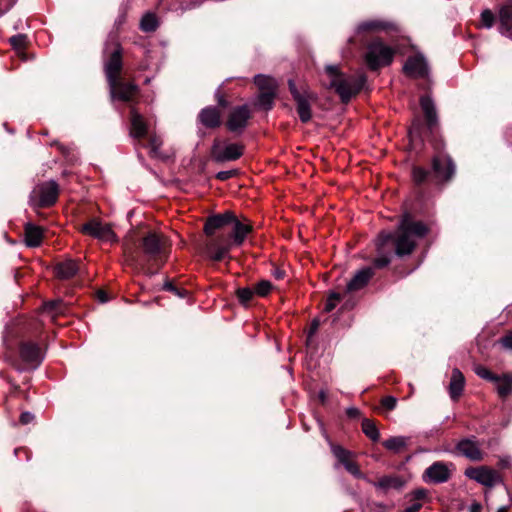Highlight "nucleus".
<instances>
[{"label": "nucleus", "instance_id": "1", "mask_svg": "<svg viewBox=\"0 0 512 512\" xmlns=\"http://www.w3.org/2000/svg\"><path fill=\"white\" fill-rule=\"evenodd\" d=\"M433 149L429 165L412 164L411 185L417 200L425 201L436 191H442L453 182L457 174V164L446 151L444 139L429 142Z\"/></svg>", "mask_w": 512, "mask_h": 512}, {"label": "nucleus", "instance_id": "5", "mask_svg": "<svg viewBox=\"0 0 512 512\" xmlns=\"http://www.w3.org/2000/svg\"><path fill=\"white\" fill-rule=\"evenodd\" d=\"M123 70L122 48L119 43L105 62L104 71L110 89L112 100L124 103H132L140 95V88L134 82L124 79L121 74Z\"/></svg>", "mask_w": 512, "mask_h": 512}, {"label": "nucleus", "instance_id": "22", "mask_svg": "<svg viewBox=\"0 0 512 512\" xmlns=\"http://www.w3.org/2000/svg\"><path fill=\"white\" fill-rule=\"evenodd\" d=\"M373 276L374 270L372 267H364L357 271L347 283V292H355L364 288Z\"/></svg>", "mask_w": 512, "mask_h": 512}, {"label": "nucleus", "instance_id": "41", "mask_svg": "<svg viewBox=\"0 0 512 512\" xmlns=\"http://www.w3.org/2000/svg\"><path fill=\"white\" fill-rule=\"evenodd\" d=\"M342 296L340 293L337 292H331L325 302L323 311L325 313H329L332 310L335 309V307L338 305V303L341 301Z\"/></svg>", "mask_w": 512, "mask_h": 512}, {"label": "nucleus", "instance_id": "48", "mask_svg": "<svg viewBox=\"0 0 512 512\" xmlns=\"http://www.w3.org/2000/svg\"><path fill=\"white\" fill-rule=\"evenodd\" d=\"M343 466L352 475H354L356 477L361 476V471H360L359 465L356 462H354L353 460H349Z\"/></svg>", "mask_w": 512, "mask_h": 512}, {"label": "nucleus", "instance_id": "15", "mask_svg": "<svg viewBox=\"0 0 512 512\" xmlns=\"http://www.w3.org/2000/svg\"><path fill=\"white\" fill-rule=\"evenodd\" d=\"M376 252L377 254H383L392 258L395 254L399 258H403L405 256H409L410 254H400V236L396 231H381L375 242Z\"/></svg>", "mask_w": 512, "mask_h": 512}, {"label": "nucleus", "instance_id": "34", "mask_svg": "<svg viewBox=\"0 0 512 512\" xmlns=\"http://www.w3.org/2000/svg\"><path fill=\"white\" fill-rule=\"evenodd\" d=\"M497 18L498 17L492 12V10L484 9L481 12L480 20H479V23L477 24V28L490 29L495 25Z\"/></svg>", "mask_w": 512, "mask_h": 512}, {"label": "nucleus", "instance_id": "13", "mask_svg": "<svg viewBox=\"0 0 512 512\" xmlns=\"http://www.w3.org/2000/svg\"><path fill=\"white\" fill-rule=\"evenodd\" d=\"M254 83L259 89L257 100L254 103L255 108L264 111L272 110L276 98V83L274 79L265 75H256Z\"/></svg>", "mask_w": 512, "mask_h": 512}, {"label": "nucleus", "instance_id": "12", "mask_svg": "<svg viewBox=\"0 0 512 512\" xmlns=\"http://www.w3.org/2000/svg\"><path fill=\"white\" fill-rule=\"evenodd\" d=\"M289 92L295 101L296 111L302 123H308L312 119L311 102L316 100V95L306 89L299 90L293 79L288 80Z\"/></svg>", "mask_w": 512, "mask_h": 512}, {"label": "nucleus", "instance_id": "25", "mask_svg": "<svg viewBox=\"0 0 512 512\" xmlns=\"http://www.w3.org/2000/svg\"><path fill=\"white\" fill-rule=\"evenodd\" d=\"M465 387V377L463 373L458 369L454 368L451 373L449 383V395L453 401H458L461 397Z\"/></svg>", "mask_w": 512, "mask_h": 512}, {"label": "nucleus", "instance_id": "32", "mask_svg": "<svg viewBox=\"0 0 512 512\" xmlns=\"http://www.w3.org/2000/svg\"><path fill=\"white\" fill-rule=\"evenodd\" d=\"M363 433L373 442H378L380 439V432L375 422L371 419L364 418L362 420Z\"/></svg>", "mask_w": 512, "mask_h": 512}, {"label": "nucleus", "instance_id": "53", "mask_svg": "<svg viewBox=\"0 0 512 512\" xmlns=\"http://www.w3.org/2000/svg\"><path fill=\"white\" fill-rule=\"evenodd\" d=\"M271 274L277 280H283L286 277V271L279 266H274Z\"/></svg>", "mask_w": 512, "mask_h": 512}, {"label": "nucleus", "instance_id": "37", "mask_svg": "<svg viewBox=\"0 0 512 512\" xmlns=\"http://www.w3.org/2000/svg\"><path fill=\"white\" fill-rule=\"evenodd\" d=\"M140 28L144 32H154L158 28V20L154 14H145L140 22Z\"/></svg>", "mask_w": 512, "mask_h": 512}, {"label": "nucleus", "instance_id": "26", "mask_svg": "<svg viewBox=\"0 0 512 512\" xmlns=\"http://www.w3.org/2000/svg\"><path fill=\"white\" fill-rule=\"evenodd\" d=\"M457 450L472 461L483 460V452L479 449L477 444L471 439H462L457 444Z\"/></svg>", "mask_w": 512, "mask_h": 512}, {"label": "nucleus", "instance_id": "36", "mask_svg": "<svg viewBox=\"0 0 512 512\" xmlns=\"http://www.w3.org/2000/svg\"><path fill=\"white\" fill-rule=\"evenodd\" d=\"M214 99L217 103L216 106L221 111L231 108V101L228 97V94L223 90L222 86H220L216 89V91L214 93Z\"/></svg>", "mask_w": 512, "mask_h": 512}, {"label": "nucleus", "instance_id": "20", "mask_svg": "<svg viewBox=\"0 0 512 512\" xmlns=\"http://www.w3.org/2000/svg\"><path fill=\"white\" fill-rule=\"evenodd\" d=\"M403 72L409 77L426 78L429 74V67L424 56L416 54L407 58Z\"/></svg>", "mask_w": 512, "mask_h": 512}, {"label": "nucleus", "instance_id": "52", "mask_svg": "<svg viewBox=\"0 0 512 512\" xmlns=\"http://www.w3.org/2000/svg\"><path fill=\"white\" fill-rule=\"evenodd\" d=\"M34 415L28 411L22 412L19 417V422L22 425L30 424L34 420Z\"/></svg>", "mask_w": 512, "mask_h": 512}, {"label": "nucleus", "instance_id": "64", "mask_svg": "<svg viewBox=\"0 0 512 512\" xmlns=\"http://www.w3.org/2000/svg\"><path fill=\"white\" fill-rule=\"evenodd\" d=\"M197 133H198V135H199L200 137L205 136V132H204V131H202L200 128L198 129V132H197Z\"/></svg>", "mask_w": 512, "mask_h": 512}, {"label": "nucleus", "instance_id": "54", "mask_svg": "<svg viewBox=\"0 0 512 512\" xmlns=\"http://www.w3.org/2000/svg\"><path fill=\"white\" fill-rule=\"evenodd\" d=\"M346 415L350 419H357L361 416V411L358 408L350 407L346 410Z\"/></svg>", "mask_w": 512, "mask_h": 512}, {"label": "nucleus", "instance_id": "62", "mask_svg": "<svg viewBox=\"0 0 512 512\" xmlns=\"http://www.w3.org/2000/svg\"><path fill=\"white\" fill-rule=\"evenodd\" d=\"M355 303L351 300L345 301V303L342 305L341 310H350L354 307Z\"/></svg>", "mask_w": 512, "mask_h": 512}, {"label": "nucleus", "instance_id": "18", "mask_svg": "<svg viewBox=\"0 0 512 512\" xmlns=\"http://www.w3.org/2000/svg\"><path fill=\"white\" fill-rule=\"evenodd\" d=\"M139 95L132 103H127L130 106V136L137 140H143L148 136V124L144 117L135 108L138 103Z\"/></svg>", "mask_w": 512, "mask_h": 512}, {"label": "nucleus", "instance_id": "21", "mask_svg": "<svg viewBox=\"0 0 512 512\" xmlns=\"http://www.w3.org/2000/svg\"><path fill=\"white\" fill-rule=\"evenodd\" d=\"M498 31L512 40V0H505L498 10Z\"/></svg>", "mask_w": 512, "mask_h": 512}, {"label": "nucleus", "instance_id": "8", "mask_svg": "<svg viewBox=\"0 0 512 512\" xmlns=\"http://www.w3.org/2000/svg\"><path fill=\"white\" fill-rule=\"evenodd\" d=\"M325 71L330 77V88L335 90L343 104L349 103L362 90L367 80L365 75H361L351 85L338 66L327 65Z\"/></svg>", "mask_w": 512, "mask_h": 512}, {"label": "nucleus", "instance_id": "45", "mask_svg": "<svg viewBox=\"0 0 512 512\" xmlns=\"http://www.w3.org/2000/svg\"><path fill=\"white\" fill-rule=\"evenodd\" d=\"M397 398L394 396H384L380 400L381 407L386 411H392L397 406Z\"/></svg>", "mask_w": 512, "mask_h": 512}, {"label": "nucleus", "instance_id": "7", "mask_svg": "<svg viewBox=\"0 0 512 512\" xmlns=\"http://www.w3.org/2000/svg\"><path fill=\"white\" fill-rule=\"evenodd\" d=\"M395 231L400 236L399 253L412 254L417 247L414 238L425 237L430 229L424 222L415 220L414 216L406 211L402 214Z\"/></svg>", "mask_w": 512, "mask_h": 512}, {"label": "nucleus", "instance_id": "49", "mask_svg": "<svg viewBox=\"0 0 512 512\" xmlns=\"http://www.w3.org/2000/svg\"><path fill=\"white\" fill-rule=\"evenodd\" d=\"M238 174L237 170L220 171L216 174L215 178L219 181H227Z\"/></svg>", "mask_w": 512, "mask_h": 512}, {"label": "nucleus", "instance_id": "2", "mask_svg": "<svg viewBox=\"0 0 512 512\" xmlns=\"http://www.w3.org/2000/svg\"><path fill=\"white\" fill-rule=\"evenodd\" d=\"M203 231L206 235V256L212 261L220 262L232 247L244 244L247 237L254 232V227L248 219L240 221L233 211L226 210L208 216Z\"/></svg>", "mask_w": 512, "mask_h": 512}, {"label": "nucleus", "instance_id": "51", "mask_svg": "<svg viewBox=\"0 0 512 512\" xmlns=\"http://www.w3.org/2000/svg\"><path fill=\"white\" fill-rule=\"evenodd\" d=\"M500 343L504 348L512 350V330L500 338Z\"/></svg>", "mask_w": 512, "mask_h": 512}, {"label": "nucleus", "instance_id": "19", "mask_svg": "<svg viewBox=\"0 0 512 512\" xmlns=\"http://www.w3.org/2000/svg\"><path fill=\"white\" fill-rule=\"evenodd\" d=\"M60 188L57 182L50 180L38 187V200L36 205L40 208H49L58 201Z\"/></svg>", "mask_w": 512, "mask_h": 512}, {"label": "nucleus", "instance_id": "58", "mask_svg": "<svg viewBox=\"0 0 512 512\" xmlns=\"http://www.w3.org/2000/svg\"><path fill=\"white\" fill-rule=\"evenodd\" d=\"M497 467L499 469H508L510 468V461L509 459L507 458H501L498 463H497Z\"/></svg>", "mask_w": 512, "mask_h": 512}, {"label": "nucleus", "instance_id": "47", "mask_svg": "<svg viewBox=\"0 0 512 512\" xmlns=\"http://www.w3.org/2000/svg\"><path fill=\"white\" fill-rule=\"evenodd\" d=\"M412 500L415 502H421L428 498V490L425 488H417L412 491Z\"/></svg>", "mask_w": 512, "mask_h": 512}, {"label": "nucleus", "instance_id": "59", "mask_svg": "<svg viewBox=\"0 0 512 512\" xmlns=\"http://www.w3.org/2000/svg\"><path fill=\"white\" fill-rule=\"evenodd\" d=\"M469 511L470 512H481L482 511V505L481 503L477 502V501H474L470 508H469Z\"/></svg>", "mask_w": 512, "mask_h": 512}, {"label": "nucleus", "instance_id": "61", "mask_svg": "<svg viewBox=\"0 0 512 512\" xmlns=\"http://www.w3.org/2000/svg\"><path fill=\"white\" fill-rule=\"evenodd\" d=\"M13 5H14V0H8L5 5V8L0 7V16H2L4 13H6Z\"/></svg>", "mask_w": 512, "mask_h": 512}, {"label": "nucleus", "instance_id": "63", "mask_svg": "<svg viewBox=\"0 0 512 512\" xmlns=\"http://www.w3.org/2000/svg\"><path fill=\"white\" fill-rule=\"evenodd\" d=\"M497 512H509V507L508 506H502L500 507Z\"/></svg>", "mask_w": 512, "mask_h": 512}, {"label": "nucleus", "instance_id": "60", "mask_svg": "<svg viewBox=\"0 0 512 512\" xmlns=\"http://www.w3.org/2000/svg\"><path fill=\"white\" fill-rule=\"evenodd\" d=\"M149 155L152 158H159L160 152L158 147H149Z\"/></svg>", "mask_w": 512, "mask_h": 512}, {"label": "nucleus", "instance_id": "43", "mask_svg": "<svg viewBox=\"0 0 512 512\" xmlns=\"http://www.w3.org/2000/svg\"><path fill=\"white\" fill-rule=\"evenodd\" d=\"M391 259L389 256L383 254H377V256L372 261V268L383 269L386 268L390 263Z\"/></svg>", "mask_w": 512, "mask_h": 512}, {"label": "nucleus", "instance_id": "27", "mask_svg": "<svg viewBox=\"0 0 512 512\" xmlns=\"http://www.w3.org/2000/svg\"><path fill=\"white\" fill-rule=\"evenodd\" d=\"M496 384V391L501 399H506L512 394V373L507 372L499 375V380L493 382Z\"/></svg>", "mask_w": 512, "mask_h": 512}, {"label": "nucleus", "instance_id": "10", "mask_svg": "<svg viewBox=\"0 0 512 512\" xmlns=\"http://www.w3.org/2000/svg\"><path fill=\"white\" fill-rule=\"evenodd\" d=\"M245 151V145L241 142H228L215 138L210 148V155L213 161L224 163L240 159Z\"/></svg>", "mask_w": 512, "mask_h": 512}, {"label": "nucleus", "instance_id": "17", "mask_svg": "<svg viewBox=\"0 0 512 512\" xmlns=\"http://www.w3.org/2000/svg\"><path fill=\"white\" fill-rule=\"evenodd\" d=\"M197 124L208 130H216L224 125L222 111L214 105L202 108L196 117Z\"/></svg>", "mask_w": 512, "mask_h": 512}, {"label": "nucleus", "instance_id": "42", "mask_svg": "<svg viewBox=\"0 0 512 512\" xmlns=\"http://www.w3.org/2000/svg\"><path fill=\"white\" fill-rule=\"evenodd\" d=\"M320 327V320L318 318H314L311 323L309 330L306 335V345L310 346L313 342V338L315 334L317 333L318 329Z\"/></svg>", "mask_w": 512, "mask_h": 512}, {"label": "nucleus", "instance_id": "39", "mask_svg": "<svg viewBox=\"0 0 512 512\" xmlns=\"http://www.w3.org/2000/svg\"><path fill=\"white\" fill-rule=\"evenodd\" d=\"M43 310L51 314H62L64 312V305L61 299L46 301L43 303Z\"/></svg>", "mask_w": 512, "mask_h": 512}, {"label": "nucleus", "instance_id": "31", "mask_svg": "<svg viewBox=\"0 0 512 512\" xmlns=\"http://www.w3.org/2000/svg\"><path fill=\"white\" fill-rule=\"evenodd\" d=\"M101 228L102 223L97 219H92L81 226L80 232L99 240Z\"/></svg>", "mask_w": 512, "mask_h": 512}, {"label": "nucleus", "instance_id": "40", "mask_svg": "<svg viewBox=\"0 0 512 512\" xmlns=\"http://www.w3.org/2000/svg\"><path fill=\"white\" fill-rule=\"evenodd\" d=\"M274 286L269 280H260L254 287L255 295L266 297L273 290Z\"/></svg>", "mask_w": 512, "mask_h": 512}, {"label": "nucleus", "instance_id": "55", "mask_svg": "<svg viewBox=\"0 0 512 512\" xmlns=\"http://www.w3.org/2000/svg\"><path fill=\"white\" fill-rule=\"evenodd\" d=\"M14 453L16 456H19L20 453L24 454L26 460H30L31 458V451L26 447H19L14 450Z\"/></svg>", "mask_w": 512, "mask_h": 512}, {"label": "nucleus", "instance_id": "14", "mask_svg": "<svg viewBox=\"0 0 512 512\" xmlns=\"http://www.w3.org/2000/svg\"><path fill=\"white\" fill-rule=\"evenodd\" d=\"M455 469L452 462L435 461L424 470L422 480L430 485L446 483L452 478Z\"/></svg>", "mask_w": 512, "mask_h": 512}, {"label": "nucleus", "instance_id": "50", "mask_svg": "<svg viewBox=\"0 0 512 512\" xmlns=\"http://www.w3.org/2000/svg\"><path fill=\"white\" fill-rule=\"evenodd\" d=\"M146 138H147V141H148V143H147L148 147H158V148H160V146L162 145V140L156 134L148 135Z\"/></svg>", "mask_w": 512, "mask_h": 512}, {"label": "nucleus", "instance_id": "28", "mask_svg": "<svg viewBox=\"0 0 512 512\" xmlns=\"http://www.w3.org/2000/svg\"><path fill=\"white\" fill-rule=\"evenodd\" d=\"M404 481L400 476L397 475H384L378 479L374 484L377 488L384 491L389 489L400 490L404 486Z\"/></svg>", "mask_w": 512, "mask_h": 512}, {"label": "nucleus", "instance_id": "29", "mask_svg": "<svg viewBox=\"0 0 512 512\" xmlns=\"http://www.w3.org/2000/svg\"><path fill=\"white\" fill-rule=\"evenodd\" d=\"M407 438L393 436L382 442L384 448L394 453H399L407 447Z\"/></svg>", "mask_w": 512, "mask_h": 512}, {"label": "nucleus", "instance_id": "33", "mask_svg": "<svg viewBox=\"0 0 512 512\" xmlns=\"http://www.w3.org/2000/svg\"><path fill=\"white\" fill-rule=\"evenodd\" d=\"M235 295L240 305L243 306L244 308H247L250 306V303L254 298L255 292L254 289H251L250 287H239L236 289Z\"/></svg>", "mask_w": 512, "mask_h": 512}, {"label": "nucleus", "instance_id": "11", "mask_svg": "<svg viewBox=\"0 0 512 512\" xmlns=\"http://www.w3.org/2000/svg\"><path fill=\"white\" fill-rule=\"evenodd\" d=\"M253 113L248 104L233 106L229 109L224 126L235 135H241L249 126Z\"/></svg>", "mask_w": 512, "mask_h": 512}, {"label": "nucleus", "instance_id": "46", "mask_svg": "<svg viewBox=\"0 0 512 512\" xmlns=\"http://www.w3.org/2000/svg\"><path fill=\"white\" fill-rule=\"evenodd\" d=\"M99 240L116 241V234L109 225H102Z\"/></svg>", "mask_w": 512, "mask_h": 512}, {"label": "nucleus", "instance_id": "6", "mask_svg": "<svg viewBox=\"0 0 512 512\" xmlns=\"http://www.w3.org/2000/svg\"><path fill=\"white\" fill-rule=\"evenodd\" d=\"M419 104L423 112V119L416 116L408 129V138L411 148H414L415 142L419 141L423 145L424 141L444 139L441 134L438 113L433 99L429 95H422Z\"/></svg>", "mask_w": 512, "mask_h": 512}, {"label": "nucleus", "instance_id": "16", "mask_svg": "<svg viewBox=\"0 0 512 512\" xmlns=\"http://www.w3.org/2000/svg\"><path fill=\"white\" fill-rule=\"evenodd\" d=\"M464 475L489 488L493 487L496 483L502 482L501 475L487 466L468 467Z\"/></svg>", "mask_w": 512, "mask_h": 512}, {"label": "nucleus", "instance_id": "3", "mask_svg": "<svg viewBox=\"0 0 512 512\" xmlns=\"http://www.w3.org/2000/svg\"><path fill=\"white\" fill-rule=\"evenodd\" d=\"M378 31L398 32V27L391 22L382 20H368L360 23L356 34L349 38L350 44L359 43L365 49L364 61L371 71L392 63L395 50L385 44L382 38L375 36Z\"/></svg>", "mask_w": 512, "mask_h": 512}, {"label": "nucleus", "instance_id": "30", "mask_svg": "<svg viewBox=\"0 0 512 512\" xmlns=\"http://www.w3.org/2000/svg\"><path fill=\"white\" fill-rule=\"evenodd\" d=\"M327 440L330 444L332 454L337 458L339 463H341L342 465H345V463H347L349 460H351V456H352L351 451L347 450L346 448H344L343 446H341L339 444L332 442L328 437H327Z\"/></svg>", "mask_w": 512, "mask_h": 512}, {"label": "nucleus", "instance_id": "9", "mask_svg": "<svg viewBox=\"0 0 512 512\" xmlns=\"http://www.w3.org/2000/svg\"><path fill=\"white\" fill-rule=\"evenodd\" d=\"M20 360H15L12 366L22 372L26 370H35L43 362L45 350L37 342L21 339L18 343Z\"/></svg>", "mask_w": 512, "mask_h": 512}, {"label": "nucleus", "instance_id": "4", "mask_svg": "<svg viewBox=\"0 0 512 512\" xmlns=\"http://www.w3.org/2000/svg\"><path fill=\"white\" fill-rule=\"evenodd\" d=\"M125 252L147 275H154L168 260L170 249L162 234L148 231L138 244L126 246Z\"/></svg>", "mask_w": 512, "mask_h": 512}, {"label": "nucleus", "instance_id": "44", "mask_svg": "<svg viewBox=\"0 0 512 512\" xmlns=\"http://www.w3.org/2000/svg\"><path fill=\"white\" fill-rule=\"evenodd\" d=\"M27 36L24 34L14 35L10 38V44L14 49L21 50L26 46Z\"/></svg>", "mask_w": 512, "mask_h": 512}, {"label": "nucleus", "instance_id": "57", "mask_svg": "<svg viewBox=\"0 0 512 512\" xmlns=\"http://www.w3.org/2000/svg\"><path fill=\"white\" fill-rule=\"evenodd\" d=\"M421 508H422L421 502L413 501V503L411 505H409L408 507H406L403 510V512H418Z\"/></svg>", "mask_w": 512, "mask_h": 512}, {"label": "nucleus", "instance_id": "35", "mask_svg": "<svg viewBox=\"0 0 512 512\" xmlns=\"http://www.w3.org/2000/svg\"><path fill=\"white\" fill-rule=\"evenodd\" d=\"M163 290L165 291H168L172 294H174L175 296L181 298V299H184L188 296L189 292L187 289H185L184 287H181V286H178L175 284V282L173 280H170V279H166L164 284H163Z\"/></svg>", "mask_w": 512, "mask_h": 512}, {"label": "nucleus", "instance_id": "38", "mask_svg": "<svg viewBox=\"0 0 512 512\" xmlns=\"http://www.w3.org/2000/svg\"><path fill=\"white\" fill-rule=\"evenodd\" d=\"M474 372L478 377L491 383L499 380V375L493 373L487 367L481 364L475 365Z\"/></svg>", "mask_w": 512, "mask_h": 512}, {"label": "nucleus", "instance_id": "24", "mask_svg": "<svg viewBox=\"0 0 512 512\" xmlns=\"http://www.w3.org/2000/svg\"><path fill=\"white\" fill-rule=\"evenodd\" d=\"M44 231L42 227L28 222L24 228L26 246L30 248L39 247L44 238Z\"/></svg>", "mask_w": 512, "mask_h": 512}, {"label": "nucleus", "instance_id": "23", "mask_svg": "<svg viewBox=\"0 0 512 512\" xmlns=\"http://www.w3.org/2000/svg\"><path fill=\"white\" fill-rule=\"evenodd\" d=\"M79 271L78 262L73 259H67L58 262L54 267L55 275L60 280H69L77 275Z\"/></svg>", "mask_w": 512, "mask_h": 512}, {"label": "nucleus", "instance_id": "56", "mask_svg": "<svg viewBox=\"0 0 512 512\" xmlns=\"http://www.w3.org/2000/svg\"><path fill=\"white\" fill-rule=\"evenodd\" d=\"M96 296H97V299L99 300V302H101V303H106L110 299L108 293L105 290H98L96 292Z\"/></svg>", "mask_w": 512, "mask_h": 512}]
</instances>
